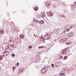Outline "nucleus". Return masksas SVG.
<instances>
[{
  "label": "nucleus",
  "instance_id": "1",
  "mask_svg": "<svg viewBox=\"0 0 76 76\" xmlns=\"http://www.w3.org/2000/svg\"><path fill=\"white\" fill-rule=\"evenodd\" d=\"M48 66H46L45 67H44L41 70V73L43 74L45 73L47 71V70H48Z\"/></svg>",
  "mask_w": 76,
  "mask_h": 76
},
{
  "label": "nucleus",
  "instance_id": "2",
  "mask_svg": "<svg viewBox=\"0 0 76 76\" xmlns=\"http://www.w3.org/2000/svg\"><path fill=\"white\" fill-rule=\"evenodd\" d=\"M7 48H9L10 51H13V48L14 47V46H10L9 45L7 44Z\"/></svg>",
  "mask_w": 76,
  "mask_h": 76
},
{
  "label": "nucleus",
  "instance_id": "3",
  "mask_svg": "<svg viewBox=\"0 0 76 76\" xmlns=\"http://www.w3.org/2000/svg\"><path fill=\"white\" fill-rule=\"evenodd\" d=\"M51 38L50 35L47 34L44 37L45 39H49Z\"/></svg>",
  "mask_w": 76,
  "mask_h": 76
},
{
  "label": "nucleus",
  "instance_id": "4",
  "mask_svg": "<svg viewBox=\"0 0 76 76\" xmlns=\"http://www.w3.org/2000/svg\"><path fill=\"white\" fill-rule=\"evenodd\" d=\"M47 15H48V16H52L54 15L53 12L52 11H50L49 12H48L47 13Z\"/></svg>",
  "mask_w": 76,
  "mask_h": 76
},
{
  "label": "nucleus",
  "instance_id": "5",
  "mask_svg": "<svg viewBox=\"0 0 76 76\" xmlns=\"http://www.w3.org/2000/svg\"><path fill=\"white\" fill-rule=\"evenodd\" d=\"M67 41V39L66 38H63L60 41V42L61 43H64Z\"/></svg>",
  "mask_w": 76,
  "mask_h": 76
},
{
  "label": "nucleus",
  "instance_id": "6",
  "mask_svg": "<svg viewBox=\"0 0 76 76\" xmlns=\"http://www.w3.org/2000/svg\"><path fill=\"white\" fill-rule=\"evenodd\" d=\"M8 54H9V52H8L6 51H4V52H3V55L4 57H6V56H7V55H8Z\"/></svg>",
  "mask_w": 76,
  "mask_h": 76
},
{
  "label": "nucleus",
  "instance_id": "7",
  "mask_svg": "<svg viewBox=\"0 0 76 76\" xmlns=\"http://www.w3.org/2000/svg\"><path fill=\"white\" fill-rule=\"evenodd\" d=\"M69 50H67L64 52H63V54H69Z\"/></svg>",
  "mask_w": 76,
  "mask_h": 76
},
{
  "label": "nucleus",
  "instance_id": "8",
  "mask_svg": "<svg viewBox=\"0 0 76 76\" xmlns=\"http://www.w3.org/2000/svg\"><path fill=\"white\" fill-rule=\"evenodd\" d=\"M0 33L1 34H3L4 33V30L2 28L0 29Z\"/></svg>",
  "mask_w": 76,
  "mask_h": 76
},
{
  "label": "nucleus",
  "instance_id": "9",
  "mask_svg": "<svg viewBox=\"0 0 76 76\" xmlns=\"http://www.w3.org/2000/svg\"><path fill=\"white\" fill-rule=\"evenodd\" d=\"M58 32H59V29H56L54 31V32L55 34H57L58 33Z\"/></svg>",
  "mask_w": 76,
  "mask_h": 76
},
{
  "label": "nucleus",
  "instance_id": "10",
  "mask_svg": "<svg viewBox=\"0 0 76 76\" xmlns=\"http://www.w3.org/2000/svg\"><path fill=\"white\" fill-rule=\"evenodd\" d=\"M67 68H64L62 70V72H67Z\"/></svg>",
  "mask_w": 76,
  "mask_h": 76
},
{
  "label": "nucleus",
  "instance_id": "11",
  "mask_svg": "<svg viewBox=\"0 0 76 76\" xmlns=\"http://www.w3.org/2000/svg\"><path fill=\"white\" fill-rule=\"evenodd\" d=\"M60 63L57 62L56 64V66L57 67H59V66H60Z\"/></svg>",
  "mask_w": 76,
  "mask_h": 76
},
{
  "label": "nucleus",
  "instance_id": "12",
  "mask_svg": "<svg viewBox=\"0 0 76 76\" xmlns=\"http://www.w3.org/2000/svg\"><path fill=\"white\" fill-rule=\"evenodd\" d=\"M24 70V68H21L19 69V71L20 73H22L23 72V71Z\"/></svg>",
  "mask_w": 76,
  "mask_h": 76
},
{
  "label": "nucleus",
  "instance_id": "13",
  "mask_svg": "<svg viewBox=\"0 0 76 76\" xmlns=\"http://www.w3.org/2000/svg\"><path fill=\"white\" fill-rule=\"evenodd\" d=\"M40 61V58H37L35 62L36 63H38L39 61Z\"/></svg>",
  "mask_w": 76,
  "mask_h": 76
},
{
  "label": "nucleus",
  "instance_id": "14",
  "mask_svg": "<svg viewBox=\"0 0 76 76\" xmlns=\"http://www.w3.org/2000/svg\"><path fill=\"white\" fill-rule=\"evenodd\" d=\"M40 15L42 18H45V14H43L42 13L40 14Z\"/></svg>",
  "mask_w": 76,
  "mask_h": 76
},
{
  "label": "nucleus",
  "instance_id": "15",
  "mask_svg": "<svg viewBox=\"0 0 76 76\" xmlns=\"http://www.w3.org/2000/svg\"><path fill=\"white\" fill-rule=\"evenodd\" d=\"M44 23V20H41L39 21V23L40 24H43Z\"/></svg>",
  "mask_w": 76,
  "mask_h": 76
},
{
  "label": "nucleus",
  "instance_id": "16",
  "mask_svg": "<svg viewBox=\"0 0 76 76\" xmlns=\"http://www.w3.org/2000/svg\"><path fill=\"white\" fill-rule=\"evenodd\" d=\"M20 38L21 39H22V38H24V36L22 34H21L20 35Z\"/></svg>",
  "mask_w": 76,
  "mask_h": 76
},
{
  "label": "nucleus",
  "instance_id": "17",
  "mask_svg": "<svg viewBox=\"0 0 76 76\" xmlns=\"http://www.w3.org/2000/svg\"><path fill=\"white\" fill-rule=\"evenodd\" d=\"M3 58V56L2 55H0V61L2 60Z\"/></svg>",
  "mask_w": 76,
  "mask_h": 76
},
{
  "label": "nucleus",
  "instance_id": "18",
  "mask_svg": "<svg viewBox=\"0 0 76 76\" xmlns=\"http://www.w3.org/2000/svg\"><path fill=\"white\" fill-rule=\"evenodd\" d=\"M60 76H61V75H62V76H65L66 75V73H61L60 74Z\"/></svg>",
  "mask_w": 76,
  "mask_h": 76
},
{
  "label": "nucleus",
  "instance_id": "19",
  "mask_svg": "<svg viewBox=\"0 0 76 76\" xmlns=\"http://www.w3.org/2000/svg\"><path fill=\"white\" fill-rule=\"evenodd\" d=\"M34 10H35V11H37V10H38V8L37 7H35V8H34Z\"/></svg>",
  "mask_w": 76,
  "mask_h": 76
},
{
  "label": "nucleus",
  "instance_id": "20",
  "mask_svg": "<svg viewBox=\"0 0 76 76\" xmlns=\"http://www.w3.org/2000/svg\"><path fill=\"white\" fill-rule=\"evenodd\" d=\"M69 34V35H70L71 37L74 35V33H71V34Z\"/></svg>",
  "mask_w": 76,
  "mask_h": 76
},
{
  "label": "nucleus",
  "instance_id": "21",
  "mask_svg": "<svg viewBox=\"0 0 76 76\" xmlns=\"http://www.w3.org/2000/svg\"><path fill=\"white\" fill-rule=\"evenodd\" d=\"M46 6H47V7H49V6H50V5H51V4H50L48 3V4H46Z\"/></svg>",
  "mask_w": 76,
  "mask_h": 76
},
{
  "label": "nucleus",
  "instance_id": "22",
  "mask_svg": "<svg viewBox=\"0 0 76 76\" xmlns=\"http://www.w3.org/2000/svg\"><path fill=\"white\" fill-rule=\"evenodd\" d=\"M67 58V56H65L64 58V60H66Z\"/></svg>",
  "mask_w": 76,
  "mask_h": 76
},
{
  "label": "nucleus",
  "instance_id": "23",
  "mask_svg": "<svg viewBox=\"0 0 76 76\" xmlns=\"http://www.w3.org/2000/svg\"><path fill=\"white\" fill-rule=\"evenodd\" d=\"M34 22H35L37 23H39V20H37L36 21H34Z\"/></svg>",
  "mask_w": 76,
  "mask_h": 76
},
{
  "label": "nucleus",
  "instance_id": "24",
  "mask_svg": "<svg viewBox=\"0 0 76 76\" xmlns=\"http://www.w3.org/2000/svg\"><path fill=\"white\" fill-rule=\"evenodd\" d=\"M44 48V46H40L39 47V49L40 48Z\"/></svg>",
  "mask_w": 76,
  "mask_h": 76
},
{
  "label": "nucleus",
  "instance_id": "25",
  "mask_svg": "<svg viewBox=\"0 0 76 76\" xmlns=\"http://www.w3.org/2000/svg\"><path fill=\"white\" fill-rule=\"evenodd\" d=\"M32 46L30 45L28 46V48H29V49H31V48H32Z\"/></svg>",
  "mask_w": 76,
  "mask_h": 76
},
{
  "label": "nucleus",
  "instance_id": "26",
  "mask_svg": "<svg viewBox=\"0 0 76 76\" xmlns=\"http://www.w3.org/2000/svg\"><path fill=\"white\" fill-rule=\"evenodd\" d=\"M16 68H15V66H13L12 67V69L13 70H15Z\"/></svg>",
  "mask_w": 76,
  "mask_h": 76
},
{
  "label": "nucleus",
  "instance_id": "27",
  "mask_svg": "<svg viewBox=\"0 0 76 76\" xmlns=\"http://www.w3.org/2000/svg\"><path fill=\"white\" fill-rule=\"evenodd\" d=\"M66 29L67 30V31L69 32V31H70V28H67Z\"/></svg>",
  "mask_w": 76,
  "mask_h": 76
},
{
  "label": "nucleus",
  "instance_id": "28",
  "mask_svg": "<svg viewBox=\"0 0 76 76\" xmlns=\"http://www.w3.org/2000/svg\"><path fill=\"white\" fill-rule=\"evenodd\" d=\"M62 18H66V17L64 15L62 16Z\"/></svg>",
  "mask_w": 76,
  "mask_h": 76
},
{
  "label": "nucleus",
  "instance_id": "29",
  "mask_svg": "<svg viewBox=\"0 0 76 76\" xmlns=\"http://www.w3.org/2000/svg\"><path fill=\"white\" fill-rule=\"evenodd\" d=\"M51 65L52 67H54V65L53 64H52Z\"/></svg>",
  "mask_w": 76,
  "mask_h": 76
},
{
  "label": "nucleus",
  "instance_id": "30",
  "mask_svg": "<svg viewBox=\"0 0 76 76\" xmlns=\"http://www.w3.org/2000/svg\"><path fill=\"white\" fill-rule=\"evenodd\" d=\"M71 26L72 28H74L75 26V25H72Z\"/></svg>",
  "mask_w": 76,
  "mask_h": 76
},
{
  "label": "nucleus",
  "instance_id": "31",
  "mask_svg": "<svg viewBox=\"0 0 76 76\" xmlns=\"http://www.w3.org/2000/svg\"><path fill=\"white\" fill-rule=\"evenodd\" d=\"M67 25L66 26H65V29H67V28H68V26H67Z\"/></svg>",
  "mask_w": 76,
  "mask_h": 76
},
{
  "label": "nucleus",
  "instance_id": "32",
  "mask_svg": "<svg viewBox=\"0 0 76 76\" xmlns=\"http://www.w3.org/2000/svg\"><path fill=\"white\" fill-rule=\"evenodd\" d=\"M19 65V63L18 62L16 64V66H18Z\"/></svg>",
  "mask_w": 76,
  "mask_h": 76
},
{
  "label": "nucleus",
  "instance_id": "33",
  "mask_svg": "<svg viewBox=\"0 0 76 76\" xmlns=\"http://www.w3.org/2000/svg\"><path fill=\"white\" fill-rule=\"evenodd\" d=\"M9 23H11V25H12L13 23V22H9Z\"/></svg>",
  "mask_w": 76,
  "mask_h": 76
},
{
  "label": "nucleus",
  "instance_id": "34",
  "mask_svg": "<svg viewBox=\"0 0 76 76\" xmlns=\"http://www.w3.org/2000/svg\"><path fill=\"white\" fill-rule=\"evenodd\" d=\"M12 57H15V54L14 53H13L12 54Z\"/></svg>",
  "mask_w": 76,
  "mask_h": 76
},
{
  "label": "nucleus",
  "instance_id": "35",
  "mask_svg": "<svg viewBox=\"0 0 76 76\" xmlns=\"http://www.w3.org/2000/svg\"><path fill=\"white\" fill-rule=\"evenodd\" d=\"M63 58V56H60L59 58V59H61Z\"/></svg>",
  "mask_w": 76,
  "mask_h": 76
},
{
  "label": "nucleus",
  "instance_id": "36",
  "mask_svg": "<svg viewBox=\"0 0 76 76\" xmlns=\"http://www.w3.org/2000/svg\"><path fill=\"white\" fill-rule=\"evenodd\" d=\"M74 4L75 6H76V1L74 3Z\"/></svg>",
  "mask_w": 76,
  "mask_h": 76
},
{
  "label": "nucleus",
  "instance_id": "37",
  "mask_svg": "<svg viewBox=\"0 0 76 76\" xmlns=\"http://www.w3.org/2000/svg\"><path fill=\"white\" fill-rule=\"evenodd\" d=\"M67 50V48H66L65 49H64V51H65V50Z\"/></svg>",
  "mask_w": 76,
  "mask_h": 76
},
{
  "label": "nucleus",
  "instance_id": "38",
  "mask_svg": "<svg viewBox=\"0 0 76 76\" xmlns=\"http://www.w3.org/2000/svg\"><path fill=\"white\" fill-rule=\"evenodd\" d=\"M64 34H65V32H66L65 31H64Z\"/></svg>",
  "mask_w": 76,
  "mask_h": 76
},
{
  "label": "nucleus",
  "instance_id": "39",
  "mask_svg": "<svg viewBox=\"0 0 76 76\" xmlns=\"http://www.w3.org/2000/svg\"><path fill=\"white\" fill-rule=\"evenodd\" d=\"M72 28V27L71 26L70 27V28H71V29Z\"/></svg>",
  "mask_w": 76,
  "mask_h": 76
},
{
  "label": "nucleus",
  "instance_id": "40",
  "mask_svg": "<svg viewBox=\"0 0 76 76\" xmlns=\"http://www.w3.org/2000/svg\"><path fill=\"white\" fill-rule=\"evenodd\" d=\"M69 47H68V48H66V49H69Z\"/></svg>",
  "mask_w": 76,
  "mask_h": 76
},
{
  "label": "nucleus",
  "instance_id": "41",
  "mask_svg": "<svg viewBox=\"0 0 76 76\" xmlns=\"http://www.w3.org/2000/svg\"><path fill=\"white\" fill-rule=\"evenodd\" d=\"M60 35H62V33H61L60 34Z\"/></svg>",
  "mask_w": 76,
  "mask_h": 76
},
{
  "label": "nucleus",
  "instance_id": "42",
  "mask_svg": "<svg viewBox=\"0 0 76 76\" xmlns=\"http://www.w3.org/2000/svg\"><path fill=\"white\" fill-rule=\"evenodd\" d=\"M60 16H62V17L63 16V15H60Z\"/></svg>",
  "mask_w": 76,
  "mask_h": 76
},
{
  "label": "nucleus",
  "instance_id": "43",
  "mask_svg": "<svg viewBox=\"0 0 76 76\" xmlns=\"http://www.w3.org/2000/svg\"><path fill=\"white\" fill-rule=\"evenodd\" d=\"M54 8L55 7V8H56V6H55V7L54 6Z\"/></svg>",
  "mask_w": 76,
  "mask_h": 76
},
{
  "label": "nucleus",
  "instance_id": "44",
  "mask_svg": "<svg viewBox=\"0 0 76 76\" xmlns=\"http://www.w3.org/2000/svg\"><path fill=\"white\" fill-rule=\"evenodd\" d=\"M41 38H42H42H43V37H42Z\"/></svg>",
  "mask_w": 76,
  "mask_h": 76
},
{
  "label": "nucleus",
  "instance_id": "45",
  "mask_svg": "<svg viewBox=\"0 0 76 76\" xmlns=\"http://www.w3.org/2000/svg\"><path fill=\"white\" fill-rule=\"evenodd\" d=\"M7 15L8 16H9V15Z\"/></svg>",
  "mask_w": 76,
  "mask_h": 76
},
{
  "label": "nucleus",
  "instance_id": "46",
  "mask_svg": "<svg viewBox=\"0 0 76 76\" xmlns=\"http://www.w3.org/2000/svg\"><path fill=\"white\" fill-rule=\"evenodd\" d=\"M35 37L36 38H37V36H35Z\"/></svg>",
  "mask_w": 76,
  "mask_h": 76
},
{
  "label": "nucleus",
  "instance_id": "47",
  "mask_svg": "<svg viewBox=\"0 0 76 76\" xmlns=\"http://www.w3.org/2000/svg\"><path fill=\"white\" fill-rule=\"evenodd\" d=\"M16 42H17V43L18 42V41H16Z\"/></svg>",
  "mask_w": 76,
  "mask_h": 76
},
{
  "label": "nucleus",
  "instance_id": "48",
  "mask_svg": "<svg viewBox=\"0 0 76 76\" xmlns=\"http://www.w3.org/2000/svg\"><path fill=\"white\" fill-rule=\"evenodd\" d=\"M34 36H35V34H34Z\"/></svg>",
  "mask_w": 76,
  "mask_h": 76
},
{
  "label": "nucleus",
  "instance_id": "49",
  "mask_svg": "<svg viewBox=\"0 0 76 76\" xmlns=\"http://www.w3.org/2000/svg\"><path fill=\"white\" fill-rule=\"evenodd\" d=\"M42 40H44V39H43Z\"/></svg>",
  "mask_w": 76,
  "mask_h": 76
},
{
  "label": "nucleus",
  "instance_id": "50",
  "mask_svg": "<svg viewBox=\"0 0 76 76\" xmlns=\"http://www.w3.org/2000/svg\"><path fill=\"white\" fill-rule=\"evenodd\" d=\"M38 54H39V53H38Z\"/></svg>",
  "mask_w": 76,
  "mask_h": 76
}]
</instances>
